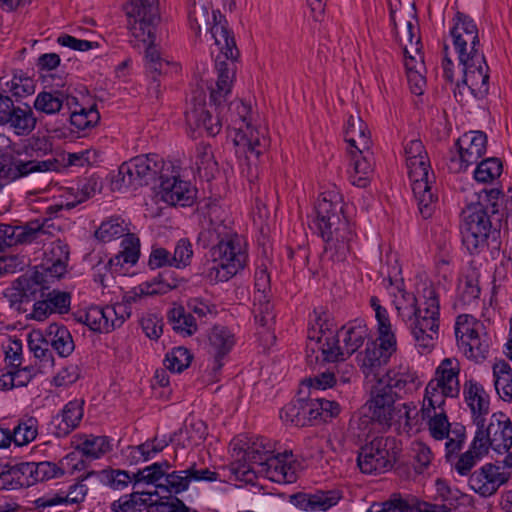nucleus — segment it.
Wrapping results in <instances>:
<instances>
[{"label": "nucleus", "mask_w": 512, "mask_h": 512, "mask_svg": "<svg viewBox=\"0 0 512 512\" xmlns=\"http://www.w3.org/2000/svg\"><path fill=\"white\" fill-rule=\"evenodd\" d=\"M501 195L502 191L498 188H484L475 193L477 201H472L462 210V244L471 255L479 254L487 248L492 259L498 258L504 217V213L499 210Z\"/></svg>", "instance_id": "nucleus-1"}, {"label": "nucleus", "mask_w": 512, "mask_h": 512, "mask_svg": "<svg viewBox=\"0 0 512 512\" xmlns=\"http://www.w3.org/2000/svg\"><path fill=\"white\" fill-rule=\"evenodd\" d=\"M376 352L377 344L366 321L356 318L336 330L334 318L324 307L315 308L307 329L306 352Z\"/></svg>", "instance_id": "nucleus-2"}, {"label": "nucleus", "mask_w": 512, "mask_h": 512, "mask_svg": "<svg viewBox=\"0 0 512 512\" xmlns=\"http://www.w3.org/2000/svg\"><path fill=\"white\" fill-rule=\"evenodd\" d=\"M198 239L204 247H210V260L203 273L211 283L227 282L247 266L245 240L224 222L211 220Z\"/></svg>", "instance_id": "nucleus-3"}, {"label": "nucleus", "mask_w": 512, "mask_h": 512, "mask_svg": "<svg viewBox=\"0 0 512 512\" xmlns=\"http://www.w3.org/2000/svg\"><path fill=\"white\" fill-rule=\"evenodd\" d=\"M316 217L311 229L325 242V252L333 262H344L352 251L356 239L353 224L344 215L343 198L333 188L322 192L315 204Z\"/></svg>", "instance_id": "nucleus-4"}, {"label": "nucleus", "mask_w": 512, "mask_h": 512, "mask_svg": "<svg viewBox=\"0 0 512 512\" xmlns=\"http://www.w3.org/2000/svg\"><path fill=\"white\" fill-rule=\"evenodd\" d=\"M420 384L416 372L387 371L371 385L370 398L364 409L368 410V416L373 422L390 427L395 401L417 390Z\"/></svg>", "instance_id": "nucleus-5"}, {"label": "nucleus", "mask_w": 512, "mask_h": 512, "mask_svg": "<svg viewBox=\"0 0 512 512\" xmlns=\"http://www.w3.org/2000/svg\"><path fill=\"white\" fill-rule=\"evenodd\" d=\"M51 152L52 143L45 137L27 140L17 157L0 150V182L6 186L34 172L57 171L60 165L56 158L42 160Z\"/></svg>", "instance_id": "nucleus-6"}, {"label": "nucleus", "mask_w": 512, "mask_h": 512, "mask_svg": "<svg viewBox=\"0 0 512 512\" xmlns=\"http://www.w3.org/2000/svg\"><path fill=\"white\" fill-rule=\"evenodd\" d=\"M406 166L418 210L423 219H429L435 212L438 195L435 174L421 140L413 139L404 147Z\"/></svg>", "instance_id": "nucleus-7"}, {"label": "nucleus", "mask_w": 512, "mask_h": 512, "mask_svg": "<svg viewBox=\"0 0 512 512\" xmlns=\"http://www.w3.org/2000/svg\"><path fill=\"white\" fill-rule=\"evenodd\" d=\"M223 123L228 129L234 131V144L238 151L246 153V157L254 156L256 159L269 147V138L266 128L252 125V107L240 99H235L222 112Z\"/></svg>", "instance_id": "nucleus-8"}, {"label": "nucleus", "mask_w": 512, "mask_h": 512, "mask_svg": "<svg viewBox=\"0 0 512 512\" xmlns=\"http://www.w3.org/2000/svg\"><path fill=\"white\" fill-rule=\"evenodd\" d=\"M216 72L217 81L215 86L210 88L209 96V106L212 110L200 107L186 113L187 122H194L197 128H203L211 137L216 136L224 125L222 112L231 94L234 67L231 63L217 61Z\"/></svg>", "instance_id": "nucleus-9"}, {"label": "nucleus", "mask_w": 512, "mask_h": 512, "mask_svg": "<svg viewBox=\"0 0 512 512\" xmlns=\"http://www.w3.org/2000/svg\"><path fill=\"white\" fill-rule=\"evenodd\" d=\"M165 163L158 154H146L136 156L119 166L117 174L112 178L111 184L114 190L124 188H138L165 176Z\"/></svg>", "instance_id": "nucleus-10"}, {"label": "nucleus", "mask_w": 512, "mask_h": 512, "mask_svg": "<svg viewBox=\"0 0 512 512\" xmlns=\"http://www.w3.org/2000/svg\"><path fill=\"white\" fill-rule=\"evenodd\" d=\"M422 298L415 305L411 333L417 347L433 349L439 330V295L433 287H426Z\"/></svg>", "instance_id": "nucleus-11"}, {"label": "nucleus", "mask_w": 512, "mask_h": 512, "mask_svg": "<svg viewBox=\"0 0 512 512\" xmlns=\"http://www.w3.org/2000/svg\"><path fill=\"white\" fill-rule=\"evenodd\" d=\"M124 10L132 36L147 46L155 45L156 28L160 22L158 0H131Z\"/></svg>", "instance_id": "nucleus-12"}, {"label": "nucleus", "mask_w": 512, "mask_h": 512, "mask_svg": "<svg viewBox=\"0 0 512 512\" xmlns=\"http://www.w3.org/2000/svg\"><path fill=\"white\" fill-rule=\"evenodd\" d=\"M399 452L400 448L395 437H375L360 448L357 464L362 473H383L393 467Z\"/></svg>", "instance_id": "nucleus-13"}, {"label": "nucleus", "mask_w": 512, "mask_h": 512, "mask_svg": "<svg viewBox=\"0 0 512 512\" xmlns=\"http://www.w3.org/2000/svg\"><path fill=\"white\" fill-rule=\"evenodd\" d=\"M49 288L46 275L35 270L19 276L5 289L3 295L12 309L18 313H28L31 304L36 299L43 298Z\"/></svg>", "instance_id": "nucleus-14"}, {"label": "nucleus", "mask_w": 512, "mask_h": 512, "mask_svg": "<svg viewBox=\"0 0 512 512\" xmlns=\"http://www.w3.org/2000/svg\"><path fill=\"white\" fill-rule=\"evenodd\" d=\"M475 426L474 446L479 443L487 452L492 448L498 453L508 452L512 447V422L505 413L495 412L489 420Z\"/></svg>", "instance_id": "nucleus-15"}, {"label": "nucleus", "mask_w": 512, "mask_h": 512, "mask_svg": "<svg viewBox=\"0 0 512 512\" xmlns=\"http://www.w3.org/2000/svg\"><path fill=\"white\" fill-rule=\"evenodd\" d=\"M456 343L462 352H489L494 347L493 336L482 321L471 314H460L454 323Z\"/></svg>", "instance_id": "nucleus-16"}, {"label": "nucleus", "mask_w": 512, "mask_h": 512, "mask_svg": "<svg viewBox=\"0 0 512 512\" xmlns=\"http://www.w3.org/2000/svg\"><path fill=\"white\" fill-rule=\"evenodd\" d=\"M178 286L179 279L174 275V272L163 271L151 280L145 281L132 288L123 295L121 302L114 305L124 308L123 313H117L119 320L123 324L128 318H130L133 309L137 308V305L141 304L145 297L157 294H166L167 292L176 289Z\"/></svg>", "instance_id": "nucleus-17"}, {"label": "nucleus", "mask_w": 512, "mask_h": 512, "mask_svg": "<svg viewBox=\"0 0 512 512\" xmlns=\"http://www.w3.org/2000/svg\"><path fill=\"white\" fill-rule=\"evenodd\" d=\"M458 61L462 67V78L456 82L455 97L462 96L467 88L476 99L485 98L489 93V66L484 53L465 56Z\"/></svg>", "instance_id": "nucleus-18"}, {"label": "nucleus", "mask_w": 512, "mask_h": 512, "mask_svg": "<svg viewBox=\"0 0 512 512\" xmlns=\"http://www.w3.org/2000/svg\"><path fill=\"white\" fill-rule=\"evenodd\" d=\"M453 25L449 34L452 38V44L457 53L458 60H462L465 56H469L466 46H470V54L484 53L481 49L479 30L472 17L457 11L452 19Z\"/></svg>", "instance_id": "nucleus-19"}, {"label": "nucleus", "mask_w": 512, "mask_h": 512, "mask_svg": "<svg viewBox=\"0 0 512 512\" xmlns=\"http://www.w3.org/2000/svg\"><path fill=\"white\" fill-rule=\"evenodd\" d=\"M488 138L485 132L480 130L468 131L455 142L459 159L451 158L450 169L455 172L464 171L469 166L482 160L487 150Z\"/></svg>", "instance_id": "nucleus-20"}, {"label": "nucleus", "mask_w": 512, "mask_h": 512, "mask_svg": "<svg viewBox=\"0 0 512 512\" xmlns=\"http://www.w3.org/2000/svg\"><path fill=\"white\" fill-rule=\"evenodd\" d=\"M121 306H91L73 313L74 320L84 324L93 332L109 333L122 326L117 313H123Z\"/></svg>", "instance_id": "nucleus-21"}, {"label": "nucleus", "mask_w": 512, "mask_h": 512, "mask_svg": "<svg viewBox=\"0 0 512 512\" xmlns=\"http://www.w3.org/2000/svg\"><path fill=\"white\" fill-rule=\"evenodd\" d=\"M297 466L293 451L286 449L275 453L267 463H261L257 475L276 483H294L297 480Z\"/></svg>", "instance_id": "nucleus-22"}, {"label": "nucleus", "mask_w": 512, "mask_h": 512, "mask_svg": "<svg viewBox=\"0 0 512 512\" xmlns=\"http://www.w3.org/2000/svg\"><path fill=\"white\" fill-rule=\"evenodd\" d=\"M345 354H308L307 364L317 374L309 379V385L314 389H327L336 384L335 373L339 361H345Z\"/></svg>", "instance_id": "nucleus-23"}, {"label": "nucleus", "mask_w": 512, "mask_h": 512, "mask_svg": "<svg viewBox=\"0 0 512 512\" xmlns=\"http://www.w3.org/2000/svg\"><path fill=\"white\" fill-rule=\"evenodd\" d=\"M212 21L213 24L210 28L211 36L219 47L221 55L226 59L221 60L219 55L215 60V65L217 61L231 63L235 72L236 66L234 61L237 60L240 53L236 46L234 35L228 27V21L219 10L212 11Z\"/></svg>", "instance_id": "nucleus-24"}, {"label": "nucleus", "mask_w": 512, "mask_h": 512, "mask_svg": "<svg viewBox=\"0 0 512 512\" xmlns=\"http://www.w3.org/2000/svg\"><path fill=\"white\" fill-rule=\"evenodd\" d=\"M145 75L148 80L147 96L158 100L161 96L160 77L169 72L170 67L177 68L176 63L161 57L160 51L155 45L147 46L144 54Z\"/></svg>", "instance_id": "nucleus-25"}, {"label": "nucleus", "mask_w": 512, "mask_h": 512, "mask_svg": "<svg viewBox=\"0 0 512 512\" xmlns=\"http://www.w3.org/2000/svg\"><path fill=\"white\" fill-rule=\"evenodd\" d=\"M275 449L265 438H258L244 450V460L248 463L234 468V473L245 481H252L251 476L259 473L261 463H267L274 456Z\"/></svg>", "instance_id": "nucleus-26"}, {"label": "nucleus", "mask_w": 512, "mask_h": 512, "mask_svg": "<svg viewBox=\"0 0 512 512\" xmlns=\"http://www.w3.org/2000/svg\"><path fill=\"white\" fill-rule=\"evenodd\" d=\"M509 475L500 472V467L492 463H486L480 469L470 475L469 486L482 497H490L497 492L499 487L505 484Z\"/></svg>", "instance_id": "nucleus-27"}, {"label": "nucleus", "mask_w": 512, "mask_h": 512, "mask_svg": "<svg viewBox=\"0 0 512 512\" xmlns=\"http://www.w3.org/2000/svg\"><path fill=\"white\" fill-rule=\"evenodd\" d=\"M160 195L161 199L171 206H190L193 204L195 198V189L187 181L179 179L178 176L173 175L168 177L165 175L160 181Z\"/></svg>", "instance_id": "nucleus-28"}, {"label": "nucleus", "mask_w": 512, "mask_h": 512, "mask_svg": "<svg viewBox=\"0 0 512 512\" xmlns=\"http://www.w3.org/2000/svg\"><path fill=\"white\" fill-rule=\"evenodd\" d=\"M68 468L71 469V473L82 471L86 468V462L79 458L76 452L67 454L58 463L50 461L34 462L36 483L62 477Z\"/></svg>", "instance_id": "nucleus-29"}, {"label": "nucleus", "mask_w": 512, "mask_h": 512, "mask_svg": "<svg viewBox=\"0 0 512 512\" xmlns=\"http://www.w3.org/2000/svg\"><path fill=\"white\" fill-rule=\"evenodd\" d=\"M341 499L337 490H318L315 493L298 492L290 496V502L304 511H327Z\"/></svg>", "instance_id": "nucleus-30"}, {"label": "nucleus", "mask_w": 512, "mask_h": 512, "mask_svg": "<svg viewBox=\"0 0 512 512\" xmlns=\"http://www.w3.org/2000/svg\"><path fill=\"white\" fill-rule=\"evenodd\" d=\"M315 411L313 398H299L290 401L280 410V418L285 424L304 427L317 420Z\"/></svg>", "instance_id": "nucleus-31"}, {"label": "nucleus", "mask_w": 512, "mask_h": 512, "mask_svg": "<svg viewBox=\"0 0 512 512\" xmlns=\"http://www.w3.org/2000/svg\"><path fill=\"white\" fill-rule=\"evenodd\" d=\"M464 399L470 408L474 425L487 419L490 413V396L480 383L469 380L464 385Z\"/></svg>", "instance_id": "nucleus-32"}, {"label": "nucleus", "mask_w": 512, "mask_h": 512, "mask_svg": "<svg viewBox=\"0 0 512 512\" xmlns=\"http://www.w3.org/2000/svg\"><path fill=\"white\" fill-rule=\"evenodd\" d=\"M83 406L82 399L69 401L51 422L54 427L53 434L59 438L66 437L77 428L83 417Z\"/></svg>", "instance_id": "nucleus-33"}, {"label": "nucleus", "mask_w": 512, "mask_h": 512, "mask_svg": "<svg viewBox=\"0 0 512 512\" xmlns=\"http://www.w3.org/2000/svg\"><path fill=\"white\" fill-rule=\"evenodd\" d=\"M69 246L64 241L57 239L50 244L49 250L45 252L46 266L44 275L60 279L66 272L69 261Z\"/></svg>", "instance_id": "nucleus-34"}, {"label": "nucleus", "mask_w": 512, "mask_h": 512, "mask_svg": "<svg viewBox=\"0 0 512 512\" xmlns=\"http://www.w3.org/2000/svg\"><path fill=\"white\" fill-rule=\"evenodd\" d=\"M83 474L78 477L77 482L71 485L67 491V493H57L54 496L47 497L43 496L34 501L36 508L45 509L47 507H52L60 504H80L82 503L86 495L88 493L87 486L83 483L85 480H82Z\"/></svg>", "instance_id": "nucleus-35"}, {"label": "nucleus", "mask_w": 512, "mask_h": 512, "mask_svg": "<svg viewBox=\"0 0 512 512\" xmlns=\"http://www.w3.org/2000/svg\"><path fill=\"white\" fill-rule=\"evenodd\" d=\"M64 104L70 108L71 104L77 105V99L69 96L63 90L51 89L38 93L33 106L37 112L46 115H54L61 111Z\"/></svg>", "instance_id": "nucleus-36"}, {"label": "nucleus", "mask_w": 512, "mask_h": 512, "mask_svg": "<svg viewBox=\"0 0 512 512\" xmlns=\"http://www.w3.org/2000/svg\"><path fill=\"white\" fill-rule=\"evenodd\" d=\"M180 433H182V429L170 435H163L162 437L155 436L153 439L147 440L140 445L130 447V462L138 463L140 461L145 462L153 459L158 453L162 452L173 443L176 436Z\"/></svg>", "instance_id": "nucleus-37"}, {"label": "nucleus", "mask_w": 512, "mask_h": 512, "mask_svg": "<svg viewBox=\"0 0 512 512\" xmlns=\"http://www.w3.org/2000/svg\"><path fill=\"white\" fill-rule=\"evenodd\" d=\"M56 230L55 224L50 223L49 219H39L37 217L23 225L16 226V245L43 241V236H51Z\"/></svg>", "instance_id": "nucleus-38"}, {"label": "nucleus", "mask_w": 512, "mask_h": 512, "mask_svg": "<svg viewBox=\"0 0 512 512\" xmlns=\"http://www.w3.org/2000/svg\"><path fill=\"white\" fill-rule=\"evenodd\" d=\"M91 477H96L102 484L113 490H124L130 483H133L134 487L141 483L136 482V473L130 474L128 471L112 468L88 471L83 474L82 480H87Z\"/></svg>", "instance_id": "nucleus-39"}, {"label": "nucleus", "mask_w": 512, "mask_h": 512, "mask_svg": "<svg viewBox=\"0 0 512 512\" xmlns=\"http://www.w3.org/2000/svg\"><path fill=\"white\" fill-rule=\"evenodd\" d=\"M344 139L349 146V150L361 149L362 152H367L370 149V132L360 117L349 116L344 131Z\"/></svg>", "instance_id": "nucleus-40"}, {"label": "nucleus", "mask_w": 512, "mask_h": 512, "mask_svg": "<svg viewBox=\"0 0 512 512\" xmlns=\"http://www.w3.org/2000/svg\"><path fill=\"white\" fill-rule=\"evenodd\" d=\"M349 153L352 165V170L349 172L350 181L354 186L364 188L369 184V176L373 172L370 149L367 152H362L361 149H350Z\"/></svg>", "instance_id": "nucleus-41"}, {"label": "nucleus", "mask_w": 512, "mask_h": 512, "mask_svg": "<svg viewBox=\"0 0 512 512\" xmlns=\"http://www.w3.org/2000/svg\"><path fill=\"white\" fill-rule=\"evenodd\" d=\"M122 251L109 259L106 267L111 274L119 273L123 264L135 265L140 256V241L134 234H127L121 243Z\"/></svg>", "instance_id": "nucleus-42"}, {"label": "nucleus", "mask_w": 512, "mask_h": 512, "mask_svg": "<svg viewBox=\"0 0 512 512\" xmlns=\"http://www.w3.org/2000/svg\"><path fill=\"white\" fill-rule=\"evenodd\" d=\"M7 118L9 119L5 120V125H9L15 134L20 136L30 134L37 123L32 108L28 104H25L23 108L13 105Z\"/></svg>", "instance_id": "nucleus-43"}, {"label": "nucleus", "mask_w": 512, "mask_h": 512, "mask_svg": "<svg viewBox=\"0 0 512 512\" xmlns=\"http://www.w3.org/2000/svg\"><path fill=\"white\" fill-rule=\"evenodd\" d=\"M392 354H359L358 363L365 378L369 382H376L389 371L386 367Z\"/></svg>", "instance_id": "nucleus-44"}, {"label": "nucleus", "mask_w": 512, "mask_h": 512, "mask_svg": "<svg viewBox=\"0 0 512 512\" xmlns=\"http://www.w3.org/2000/svg\"><path fill=\"white\" fill-rule=\"evenodd\" d=\"M512 361V354H507ZM494 387L499 397L505 402H512V367L505 360L493 365Z\"/></svg>", "instance_id": "nucleus-45"}, {"label": "nucleus", "mask_w": 512, "mask_h": 512, "mask_svg": "<svg viewBox=\"0 0 512 512\" xmlns=\"http://www.w3.org/2000/svg\"><path fill=\"white\" fill-rule=\"evenodd\" d=\"M191 483L189 476V468L180 471H171L165 476V479L155 484V491L153 495H159L166 492L171 496H176L188 490Z\"/></svg>", "instance_id": "nucleus-46"}, {"label": "nucleus", "mask_w": 512, "mask_h": 512, "mask_svg": "<svg viewBox=\"0 0 512 512\" xmlns=\"http://www.w3.org/2000/svg\"><path fill=\"white\" fill-rule=\"evenodd\" d=\"M172 329L184 337L195 334L198 324L194 315L190 314L182 305L171 308L167 314Z\"/></svg>", "instance_id": "nucleus-47"}, {"label": "nucleus", "mask_w": 512, "mask_h": 512, "mask_svg": "<svg viewBox=\"0 0 512 512\" xmlns=\"http://www.w3.org/2000/svg\"><path fill=\"white\" fill-rule=\"evenodd\" d=\"M379 275L382 278L383 287L387 290L401 289L405 285L402 267L396 254H386L385 261L379 269Z\"/></svg>", "instance_id": "nucleus-48"}, {"label": "nucleus", "mask_w": 512, "mask_h": 512, "mask_svg": "<svg viewBox=\"0 0 512 512\" xmlns=\"http://www.w3.org/2000/svg\"><path fill=\"white\" fill-rule=\"evenodd\" d=\"M76 450L86 458L99 459L112 450L111 440L108 436L86 435Z\"/></svg>", "instance_id": "nucleus-49"}, {"label": "nucleus", "mask_w": 512, "mask_h": 512, "mask_svg": "<svg viewBox=\"0 0 512 512\" xmlns=\"http://www.w3.org/2000/svg\"><path fill=\"white\" fill-rule=\"evenodd\" d=\"M46 337V345L50 344L57 352H73L75 349L72 336L64 325L50 324L46 330Z\"/></svg>", "instance_id": "nucleus-50"}, {"label": "nucleus", "mask_w": 512, "mask_h": 512, "mask_svg": "<svg viewBox=\"0 0 512 512\" xmlns=\"http://www.w3.org/2000/svg\"><path fill=\"white\" fill-rule=\"evenodd\" d=\"M129 229L125 221L119 216H112L103 221L95 231V237L104 242H111L121 237H127Z\"/></svg>", "instance_id": "nucleus-51"}, {"label": "nucleus", "mask_w": 512, "mask_h": 512, "mask_svg": "<svg viewBox=\"0 0 512 512\" xmlns=\"http://www.w3.org/2000/svg\"><path fill=\"white\" fill-rule=\"evenodd\" d=\"M152 492H133L129 495H123L118 500L111 503L110 509L113 512H136L145 508L147 501H150Z\"/></svg>", "instance_id": "nucleus-52"}, {"label": "nucleus", "mask_w": 512, "mask_h": 512, "mask_svg": "<svg viewBox=\"0 0 512 512\" xmlns=\"http://www.w3.org/2000/svg\"><path fill=\"white\" fill-rule=\"evenodd\" d=\"M476 165L473 177L478 183H492L503 171L502 161L497 157L482 159Z\"/></svg>", "instance_id": "nucleus-53"}, {"label": "nucleus", "mask_w": 512, "mask_h": 512, "mask_svg": "<svg viewBox=\"0 0 512 512\" xmlns=\"http://www.w3.org/2000/svg\"><path fill=\"white\" fill-rule=\"evenodd\" d=\"M476 443L474 446V439L472 440L469 449L462 453L457 461L453 464L455 471L461 476H467L475 465L485 456L488 452L484 447L478 446Z\"/></svg>", "instance_id": "nucleus-54"}, {"label": "nucleus", "mask_w": 512, "mask_h": 512, "mask_svg": "<svg viewBox=\"0 0 512 512\" xmlns=\"http://www.w3.org/2000/svg\"><path fill=\"white\" fill-rule=\"evenodd\" d=\"M390 295L394 297L393 303L398 312L399 317L404 321H412L415 314V305L417 298L414 294L405 290V285L401 289L388 290Z\"/></svg>", "instance_id": "nucleus-55"}, {"label": "nucleus", "mask_w": 512, "mask_h": 512, "mask_svg": "<svg viewBox=\"0 0 512 512\" xmlns=\"http://www.w3.org/2000/svg\"><path fill=\"white\" fill-rule=\"evenodd\" d=\"M193 159L198 173L203 171L206 178L213 175L217 162L214 160L212 147L209 143H198L195 147Z\"/></svg>", "instance_id": "nucleus-56"}, {"label": "nucleus", "mask_w": 512, "mask_h": 512, "mask_svg": "<svg viewBox=\"0 0 512 512\" xmlns=\"http://www.w3.org/2000/svg\"><path fill=\"white\" fill-rule=\"evenodd\" d=\"M38 435V420L25 417L19 420L12 430L13 442L16 446H24L34 441Z\"/></svg>", "instance_id": "nucleus-57"}, {"label": "nucleus", "mask_w": 512, "mask_h": 512, "mask_svg": "<svg viewBox=\"0 0 512 512\" xmlns=\"http://www.w3.org/2000/svg\"><path fill=\"white\" fill-rule=\"evenodd\" d=\"M100 120V113L97 110L96 104L88 108L80 107L79 110L75 109L70 113V123L78 131H86L95 127Z\"/></svg>", "instance_id": "nucleus-58"}, {"label": "nucleus", "mask_w": 512, "mask_h": 512, "mask_svg": "<svg viewBox=\"0 0 512 512\" xmlns=\"http://www.w3.org/2000/svg\"><path fill=\"white\" fill-rule=\"evenodd\" d=\"M209 343L216 352H229L236 344L234 333L227 327L215 325L209 335Z\"/></svg>", "instance_id": "nucleus-59"}, {"label": "nucleus", "mask_w": 512, "mask_h": 512, "mask_svg": "<svg viewBox=\"0 0 512 512\" xmlns=\"http://www.w3.org/2000/svg\"><path fill=\"white\" fill-rule=\"evenodd\" d=\"M8 91L18 102L20 98L32 95L35 92L34 80L27 76L22 70L14 73L13 78L6 82Z\"/></svg>", "instance_id": "nucleus-60"}, {"label": "nucleus", "mask_w": 512, "mask_h": 512, "mask_svg": "<svg viewBox=\"0 0 512 512\" xmlns=\"http://www.w3.org/2000/svg\"><path fill=\"white\" fill-rule=\"evenodd\" d=\"M170 469L171 464L167 460L153 463L136 472V482L155 485L171 473Z\"/></svg>", "instance_id": "nucleus-61"}, {"label": "nucleus", "mask_w": 512, "mask_h": 512, "mask_svg": "<svg viewBox=\"0 0 512 512\" xmlns=\"http://www.w3.org/2000/svg\"><path fill=\"white\" fill-rule=\"evenodd\" d=\"M383 503L390 512H419L420 499L412 494L394 492Z\"/></svg>", "instance_id": "nucleus-62"}, {"label": "nucleus", "mask_w": 512, "mask_h": 512, "mask_svg": "<svg viewBox=\"0 0 512 512\" xmlns=\"http://www.w3.org/2000/svg\"><path fill=\"white\" fill-rule=\"evenodd\" d=\"M147 512H190V508L177 496H160V500L147 501Z\"/></svg>", "instance_id": "nucleus-63"}, {"label": "nucleus", "mask_w": 512, "mask_h": 512, "mask_svg": "<svg viewBox=\"0 0 512 512\" xmlns=\"http://www.w3.org/2000/svg\"><path fill=\"white\" fill-rule=\"evenodd\" d=\"M193 258L192 243L188 238L179 239L174 247L173 255L171 254L172 267L184 269L191 264Z\"/></svg>", "instance_id": "nucleus-64"}]
</instances>
